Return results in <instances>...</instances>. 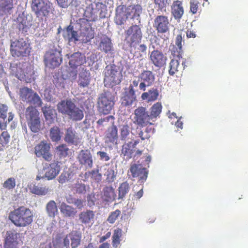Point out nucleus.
<instances>
[{
    "instance_id": "a18cd8bd",
    "label": "nucleus",
    "mask_w": 248,
    "mask_h": 248,
    "mask_svg": "<svg viewBox=\"0 0 248 248\" xmlns=\"http://www.w3.org/2000/svg\"><path fill=\"white\" fill-rule=\"evenodd\" d=\"M50 138L52 141L57 142L61 139V132L59 127L55 126L50 130Z\"/></svg>"
},
{
    "instance_id": "9d476101",
    "label": "nucleus",
    "mask_w": 248,
    "mask_h": 248,
    "mask_svg": "<svg viewBox=\"0 0 248 248\" xmlns=\"http://www.w3.org/2000/svg\"><path fill=\"white\" fill-rule=\"evenodd\" d=\"M134 115L133 123L140 127H143L148 125L154 124L145 107H139L135 109Z\"/></svg>"
},
{
    "instance_id": "5701e85b",
    "label": "nucleus",
    "mask_w": 248,
    "mask_h": 248,
    "mask_svg": "<svg viewBox=\"0 0 248 248\" xmlns=\"http://www.w3.org/2000/svg\"><path fill=\"white\" fill-rule=\"evenodd\" d=\"M26 63L25 62H18V63L11 65L10 67L14 73L15 76L20 80L27 81L25 75V67Z\"/></svg>"
},
{
    "instance_id": "c85d7f7f",
    "label": "nucleus",
    "mask_w": 248,
    "mask_h": 248,
    "mask_svg": "<svg viewBox=\"0 0 248 248\" xmlns=\"http://www.w3.org/2000/svg\"><path fill=\"white\" fill-rule=\"evenodd\" d=\"M95 213L92 210H87L81 212L79 215V220L84 224H89L93 221Z\"/></svg>"
},
{
    "instance_id": "37998d69",
    "label": "nucleus",
    "mask_w": 248,
    "mask_h": 248,
    "mask_svg": "<svg viewBox=\"0 0 248 248\" xmlns=\"http://www.w3.org/2000/svg\"><path fill=\"white\" fill-rule=\"evenodd\" d=\"M10 135L7 131H3L0 135V151H2L10 140Z\"/></svg>"
},
{
    "instance_id": "774afa93",
    "label": "nucleus",
    "mask_w": 248,
    "mask_h": 248,
    "mask_svg": "<svg viewBox=\"0 0 248 248\" xmlns=\"http://www.w3.org/2000/svg\"><path fill=\"white\" fill-rule=\"evenodd\" d=\"M155 3L161 9L166 7L168 0H154Z\"/></svg>"
},
{
    "instance_id": "2f4dec72",
    "label": "nucleus",
    "mask_w": 248,
    "mask_h": 248,
    "mask_svg": "<svg viewBox=\"0 0 248 248\" xmlns=\"http://www.w3.org/2000/svg\"><path fill=\"white\" fill-rule=\"evenodd\" d=\"M13 8V0H4L0 3V12L2 15H11Z\"/></svg>"
},
{
    "instance_id": "6e6d98bb",
    "label": "nucleus",
    "mask_w": 248,
    "mask_h": 248,
    "mask_svg": "<svg viewBox=\"0 0 248 248\" xmlns=\"http://www.w3.org/2000/svg\"><path fill=\"white\" fill-rule=\"evenodd\" d=\"M16 186V179L13 177L9 178L3 184V187L7 189H12Z\"/></svg>"
},
{
    "instance_id": "4c0bfd02",
    "label": "nucleus",
    "mask_w": 248,
    "mask_h": 248,
    "mask_svg": "<svg viewBox=\"0 0 248 248\" xmlns=\"http://www.w3.org/2000/svg\"><path fill=\"white\" fill-rule=\"evenodd\" d=\"M159 93L157 89L153 88L148 92H144L141 94L142 100H147L148 102L156 100L158 96Z\"/></svg>"
},
{
    "instance_id": "7ed1b4c3",
    "label": "nucleus",
    "mask_w": 248,
    "mask_h": 248,
    "mask_svg": "<svg viewBox=\"0 0 248 248\" xmlns=\"http://www.w3.org/2000/svg\"><path fill=\"white\" fill-rule=\"evenodd\" d=\"M123 75L119 67L115 64L108 65L104 70V83L108 87L113 86L120 83Z\"/></svg>"
},
{
    "instance_id": "4be33fe9",
    "label": "nucleus",
    "mask_w": 248,
    "mask_h": 248,
    "mask_svg": "<svg viewBox=\"0 0 248 248\" xmlns=\"http://www.w3.org/2000/svg\"><path fill=\"white\" fill-rule=\"evenodd\" d=\"M19 233L15 232L8 231L4 240V248H18V237Z\"/></svg>"
},
{
    "instance_id": "052dcab7",
    "label": "nucleus",
    "mask_w": 248,
    "mask_h": 248,
    "mask_svg": "<svg viewBox=\"0 0 248 248\" xmlns=\"http://www.w3.org/2000/svg\"><path fill=\"white\" fill-rule=\"evenodd\" d=\"M104 175L107 176L106 181L108 183L112 182L115 177L114 171L111 169H108Z\"/></svg>"
},
{
    "instance_id": "dca6fc26",
    "label": "nucleus",
    "mask_w": 248,
    "mask_h": 248,
    "mask_svg": "<svg viewBox=\"0 0 248 248\" xmlns=\"http://www.w3.org/2000/svg\"><path fill=\"white\" fill-rule=\"evenodd\" d=\"M129 6L121 4L116 8V14L114 18L115 23L118 25H124L129 16Z\"/></svg>"
},
{
    "instance_id": "473e14b6",
    "label": "nucleus",
    "mask_w": 248,
    "mask_h": 248,
    "mask_svg": "<svg viewBox=\"0 0 248 248\" xmlns=\"http://www.w3.org/2000/svg\"><path fill=\"white\" fill-rule=\"evenodd\" d=\"M183 37L182 34H178L175 40V45L173 46L171 49V53L173 56L182 55Z\"/></svg>"
},
{
    "instance_id": "8fccbe9b",
    "label": "nucleus",
    "mask_w": 248,
    "mask_h": 248,
    "mask_svg": "<svg viewBox=\"0 0 248 248\" xmlns=\"http://www.w3.org/2000/svg\"><path fill=\"white\" fill-rule=\"evenodd\" d=\"M147 47L144 44H140L134 52V55L137 58H142L146 55Z\"/></svg>"
},
{
    "instance_id": "09e8293b",
    "label": "nucleus",
    "mask_w": 248,
    "mask_h": 248,
    "mask_svg": "<svg viewBox=\"0 0 248 248\" xmlns=\"http://www.w3.org/2000/svg\"><path fill=\"white\" fill-rule=\"evenodd\" d=\"M66 31L68 33V39L70 41H78V34L77 31L73 30V27L71 26L67 27Z\"/></svg>"
},
{
    "instance_id": "de8ad7c7",
    "label": "nucleus",
    "mask_w": 248,
    "mask_h": 248,
    "mask_svg": "<svg viewBox=\"0 0 248 248\" xmlns=\"http://www.w3.org/2000/svg\"><path fill=\"white\" fill-rule=\"evenodd\" d=\"M129 185L127 182L122 183L119 187V198L123 199L129 190Z\"/></svg>"
},
{
    "instance_id": "c756f323",
    "label": "nucleus",
    "mask_w": 248,
    "mask_h": 248,
    "mask_svg": "<svg viewBox=\"0 0 248 248\" xmlns=\"http://www.w3.org/2000/svg\"><path fill=\"white\" fill-rule=\"evenodd\" d=\"M105 138L108 142L117 143L118 140V130L116 125H112L106 132Z\"/></svg>"
},
{
    "instance_id": "79ce46f5",
    "label": "nucleus",
    "mask_w": 248,
    "mask_h": 248,
    "mask_svg": "<svg viewBox=\"0 0 248 248\" xmlns=\"http://www.w3.org/2000/svg\"><path fill=\"white\" fill-rule=\"evenodd\" d=\"M33 93L34 92L32 89L27 87H23L20 89L19 91V95L21 99L27 102H29Z\"/></svg>"
},
{
    "instance_id": "5fc2aeb1",
    "label": "nucleus",
    "mask_w": 248,
    "mask_h": 248,
    "mask_svg": "<svg viewBox=\"0 0 248 248\" xmlns=\"http://www.w3.org/2000/svg\"><path fill=\"white\" fill-rule=\"evenodd\" d=\"M121 214V211L119 209H117L115 211L112 212L108 216L107 218V221L110 224L114 223Z\"/></svg>"
},
{
    "instance_id": "3c124183",
    "label": "nucleus",
    "mask_w": 248,
    "mask_h": 248,
    "mask_svg": "<svg viewBox=\"0 0 248 248\" xmlns=\"http://www.w3.org/2000/svg\"><path fill=\"white\" fill-rule=\"evenodd\" d=\"M56 151L60 157H65L68 155L69 148L66 144H62L57 147Z\"/></svg>"
},
{
    "instance_id": "412c9836",
    "label": "nucleus",
    "mask_w": 248,
    "mask_h": 248,
    "mask_svg": "<svg viewBox=\"0 0 248 248\" xmlns=\"http://www.w3.org/2000/svg\"><path fill=\"white\" fill-rule=\"evenodd\" d=\"M60 162L54 161L50 163L46 168V172L44 177L48 180H51L56 177L61 170Z\"/></svg>"
},
{
    "instance_id": "aec40b11",
    "label": "nucleus",
    "mask_w": 248,
    "mask_h": 248,
    "mask_svg": "<svg viewBox=\"0 0 248 248\" xmlns=\"http://www.w3.org/2000/svg\"><path fill=\"white\" fill-rule=\"evenodd\" d=\"M142 81L139 85L140 90L145 91L146 86L152 85L154 82L155 78L153 72L149 70H144L139 76Z\"/></svg>"
},
{
    "instance_id": "72a5a7b5",
    "label": "nucleus",
    "mask_w": 248,
    "mask_h": 248,
    "mask_svg": "<svg viewBox=\"0 0 248 248\" xmlns=\"http://www.w3.org/2000/svg\"><path fill=\"white\" fill-rule=\"evenodd\" d=\"M103 198L106 202H112L115 199L116 194L112 186H106L103 190Z\"/></svg>"
},
{
    "instance_id": "f8f14e48",
    "label": "nucleus",
    "mask_w": 248,
    "mask_h": 248,
    "mask_svg": "<svg viewBox=\"0 0 248 248\" xmlns=\"http://www.w3.org/2000/svg\"><path fill=\"white\" fill-rule=\"evenodd\" d=\"M78 23L79 24V36L82 42L84 43L90 42L94 36L92 24L84 19H78Z\"/></svg>"
},
{
    "instance_id": "b1692460",
    "label": "nucleus",
    "mask_w": 248,
    "mask_h": 248,
    "mask_svg": "<svg viewBox=\"0 0 248 248\" xmlns=\"http://www.w3.org/2000/svg\"><path fill=\"white\" fill-rule=\"evenodd\" d=\"M98 10L93 8V4H89L86 7L84 13L83 14V18L79 19H84L88 23L95 21L97 19Z\"/></svg>"
},
{
    "instance_id": "338daca9",
    "label": "nucleus",
    "mask_w": 248,
    "mask_h": 248,
    "mask_svg": "<svg viewBox=\"0 0 248 248\" xmlns=\"http://www.w3.org/2000/svg\"><path fill=\"white\" fill-rule=\"evenodd\" d=\"M96 154L99 156L100 160L102 161H108L110 158L108 154L104 151H98Z\"/></svg>"
},
{
    "instance_id": "6ab92c4d",
    "label": "nucleus",
    "mask_w": 248,
    "mask_h": 248,
    "mask_svg": "<svg viewBox=\"0 0 248 248\" xmlns=\"http://www.w3.org/2000/svg\"><path fill=\"white\" fill-rule=\"evenodd\" d=\"M79 164L86 168H92L93 166V156L89 149L81 150L77 156Z\"/></svg>"
},
{
    "instance_id": "1a4fd4ad",
    "label": "nucleus",
    "mask_w": 248,
    "mask_h": 248,
    "mask_svg": "<svg viewBox=\"0 0 248 248\" xmlns=\"http://www.w3.org/2000/svg\"><path fill=\"white\" fill-rule=\"evenodd\" d=\"M139 142V140H135L133 142L130 141L124 142L122 146L121 156L125 158L126 160L140 156L143 151L136 148V145Z\"/></svg>"
},
{
    "instance_id": "e2e57ef3",
    "label": "nucleus",
    "mask_w": 248,
    "mask_h": 248,
    "mask_svg": "<svg viewBox=\"0 0 248 248\" xmlns=\"http://www.w3.org/2000/svg\"><path fill=\"white\" fill-rule=\"evenodd\" d=\"M89 173L92 175L91 178L93 180L97 182H99L101 180L102 175L101 173H99L98 170H92L91 171L89 172Z\"/></svg>"
},
{
    "instance_id": "a211bd4d",
    "label": "nucleus",
    "mask_w": 248,
    "mask_h": 248,
    "mask_svg": "<svg viewBox=\"0 0 248 248\" xmlns=\"http://www.w3.org/2000/svg\"><path fill=\"white\" fill-rule=\"evenodd\" d=\"M149 59L155 67L161 68L166 65L167 57L163 52L156 49L151 52Z\"/></svg>"
},
{
    "instance_id": "cd10ccee",
    "label": "nucleus",
    "mask_w": 248,
    "mask_h": 248,
    "mask_svg": "<svg viewBox=\"0 0 248 248\" xmlns=\"http://www.w3.org/2000/svg\"><path fill=\"white\" fill-rule=\"evenodd\" d=\"M184 13L182 1H174L171 5V14L175 19H180Z\"/></svg>"
},
{
    "instance_id": "f03ea898",
    "label": "nucleus",
    "mask_w": 248,
    "mask_h": 248,
    "mask_svg": "<svg viewBox=\"0 0 248 248\" xmlns=\"http://www.w3.org/2000/svg\"><path fill=\"white\" fill-rule=\"evenodd\" d=\"M57 109L60 113L67 115L74 121H80L84 117L83 111L71 100L61 101L57 105Z\"/></svg>"
},
{
    "instance_id": "58836bf2",
    "label": "nucleus",
    "mask_w": 248,
    "mask_h": 248,
    "mask_svg": "<svg viewBox=\"0 0 248 248\" xmlns=\"http://www.w3.org/2000/svg\"><path fill=\"white\" fill-rule=\"evenodd\" d=\"M71 241L72 248H77L80 244L81 235L76 231L71 232L68 234Z\"/></svg>"
},
{
    "instance_id": "49530a36",
    "label": "nucleus",
    "mask_w": 248,
    "mask_h": 248,
    "mask_svg": "<svg viewBox=\"0 0 248 248\" xmlns=\"http://www.w3.org/2000/svg\"><path fill=\"white\" fill-rule=\"evenodd\" d=\"M122 236V230L120 228H117L114 231L112 235V244L113 247L116 248L120 245L121 242V237Z\"/></svg>"
},
{
    "instance_id": "9b49d317",
    "label": "nucleus",
    "mask_w": 248,
    "mask_h": 248,
    "mask_svg": "<svg viewBox=\"0 0 248 248\" xmlns=\"http://www.w3.org/2000/svg\"><path fill=\"white\" fill-rule=\"evenodd\" d=\"M62 61L61 52L57 49H50L44 56V62L46 66L54 69L58 67Z\"/></svg>"
},
{
    "instance_id": "423d86ee",
    "label": "nucleus",
    "mask_w": 248,
    "mask_h": 248,
    "mask_svg": "<svg viewBox=\"0 0 248 248\" xmlns=\"http://www.w3.org/2000/svg\"><path fill=\"white\" fill-rule=\"evenodd\" d=\"M32 11L37 17H48L54 11L53 3L49 0H32Z\"/></svg>"
},
{
    "instance_id": "f3484780",
    "label": "nucleus",
    "mask_w": 248,
    "mask_h": 248,
    "mask_svg": "<svg viewBox=\"0 0 248 248\" xmlns=\"http://www.w3.org/2000/svg\"><path fill=\"white\" fill-rule=\"evenodd\" d=\"M169 20L165 16H157L154 20V27L157 33H165L169 32Z\"/></svg>"
},
{
    "instance_id": "0e129e2a",
    "label": "nucleus",
    "mask_w": 248,
    "mask_h": 248,
    "mask_svg": "<svg viewBox=\"0 0 248 248\" xmlns=\"http://www.w3.org/2000/svg\"><path fill=\"white\" fill-rule=\"evenodd\" d=\"M29 23L27 21L26 18H23L22 20L19 22L18 24V27L19 30H21L23 31H27V30L29 28Z\"/></svg>"
},
{
    "instance_id": "6e6552de",
    "label": "nucleus",
    "mask_w": 248,
    "mask_h": 248,
    "mask_svg": "<svg viewBox=\"0 0 248 248\" xmlns=\"http://www.w3.org/2000/svg\"><path fill=\"white\" fill-rule=\"evenodd\" d=\"M114 100V96L109 92L100 94L97 100L98 111L105 115L109 114L113 108Z\"/></svg>"
},
{
    "instance_id": "4468645a",
    "label": "nucleus",
    "mask_w": 248,
    "mask_h": 248,
    "mask_svg": "<svg viewBox=\"0 0 248 248\" xmlns=\"http://www.w3.org/2000/svg\"><path fill=\"white\" fill-rule=\"evenodd\" d=\"M169 63V73L170 76L182 72L186 66L185 62L182 60V55L173 56Z\"/></svg>"
},
{
    "instance_id": "864d4df0",
    "label": "nucleus",
    "mask_w": 248,
    "mask_h": 248,
    "mask_svg": "<svg viewBox=\"0 0 248 248\" xmlns=\"http://www.w3.org/2000/svg\"><path fill=\"white\" fill-rule=\"evenodd\" d=\"M72 190L74 193L83 194L86 191V186L84 184L77 183L72 187Z\"/></svg>"
},
{
    "instance_id": "680f3d73",
    "label": "nucleus",
    "mask_w": 248,
    "mask_h": 248,
    "mask_svg": "<svg viewBox=\"0 0 248 248\" xmlns=\"http://www.w3.org/2000/svg\"><path fill=\"white\" fill-rule=\"evenodd\" d=\"M200 3L197 0H191L190 1V11L193 14L197 13Z\"/></svg>"
},
{
    "instance_id": "393cba45",
    "label": "nucleus",
    "mask_w": 248,
    "mask_h": 248,
    "mask_svg": "<svg viewBox=\"0 0 248 248\" xmlns=\"http://www.w3.org/2000/svg\"><path fill=\"white\" fill-rule=\"evenodd\" d=\"M64 140L69 144L77 145L81 142V139L76 134L72 127L68 128L65 132Z\"/></svg>"
},
{
    "instance_id": "4d7b16f0",
    "label": "nucleus",
    "mask_w": 248,
    "mask_h": 248,
    "mask_svg": "<svg viewBox=\"0 0 248 248\" xmlns=\"http://www.w3.org/2000/svg\"><path fill=\"white\" fill-rule=\"evenodd\" d=\"M28 103L32 104L38 107H40L42 105L41 99L38 94L36 93H33Z\"/></svg>"
},
{
    "instance_id": "13d9d810",
    "label": "nucleus",
    "mask_w": 248,
    "mask_h": 248,
    "mask_svg": "<svg viewBox=\"0 0 248 248\" xmlns=\"http://www.w3.org/2000/svg\"><path fill=\"white\" fill-rule=\"evenodd\" d=\"M8 111V107L7 105L0 103V118L5 121Z\"/></svg>"
},
{
    "instance_id": "69168bd1",
    "label": "nucleus",
    "mask_w": 248,
    "mask_h": 248,
    "mask_svg": "<svg viewBox=\"0 0 248 248\" xmlns=\"http://www.w3.org/2000/svg\"><path fill=\"white\" fill-rule=\"evenodd\" d=\"M59 6L62 8H67L72 4L74 0H56Z\"/></svg>"
},
{
    "instance_id": "a19ab883",
    "label": "nucleus",
    "mask_w": 248,
    "mask_h": 248,
    "mask_svg": "<svg viewBox=\"0 0 248 248\" xmlns=\"http://www.w3.org/2000/svg\"><path fill=\"white\" fill-rule=\"evenodd\" d=\"M46 211L48 216L54 217L58 213V208L55 201H50L46 205Z\"/></svg>"
},
{
    "instance_id": "c9c22d12",
    "label": "nucleus",
    "mask_w": 248,
    "mask_h": 248,
    "mask_svg": "<svg viewBox=\"0 0 248 248\" xmlns=\"http://www.w3.org/2000/svg\"><path fill=\"white\" fill-rule=\"evenodd\" d=\"M162 106L161 103L157 102L154 104L150 108V116L154 123L162 111Z\"/></svg>"
},
{
    "instance_id": "2eb2a0df",
    "label": "nucleus",
    "mask_w": 248,
    "mask_h": 248,
    "mask_svg": "<svg viewBox=\"0 0 248 248\" xmlns=\"http://www.w3.org/2000/svg\"><path fill=\"white\" fill-rule=\"evenodd\" d=\"M148 171L140 164H133L131 165L128 171V175L133 178H139L141 182L145 181L148 176Z\"/></svg>"
},
{
    "instance_id": "f257e3e1",
    "label": "nucleus",
    "mask_w": 248,
    "mask_h": 248,
    "mask_svg": "<svg viewBox=\"0 0 248 248\" xmlns=\"http://www.w3.org/2000/svg\"><path fill=\"white\" fill-rule=\"evenodd\" d=\"M8 218L16 227H26L32 223L33 214L29 208L21 206L11 211Z\"/></svg>"
},
{
    "instance_id": "ea45409f",
    "label": "nucleus",
    "mask_w": 248,
    "mask_h": 248,
    "mask_svg": "<svg viewBox=\"0 0 248 248\" xmlns=\"http://www.w3.org/2000/svg\"><path fill=\"white\" fill-rule=\"evenodd\" d=\"M99 47L101 50L106 53L112 51L113 46L110 38L106 36L102 39L99 44Z\"/></svg>"
},
{
    "instance_id": "a878e982",
    "label": "nucleus",
    "mask_w": 248,
    "mask_h": 248,
    "mask_svg": "<svg viewBox=\"0 0 248 248\" xmlns=\"http://www.w3.org/2000/svg\"><path fill=\"white\" fill-rule=\"evenodd\" d=\"M85 62L86 58L84 55L80 52H76L71 56L69 64L71 67L77 68V67L83 65Z\"/></svg>"
},
{
    "instance_id": "c03bdc74",
    "label": "nucleus",
    "mask_w": 248,
    "mask_h": 248,
    "mask_svg": "<svg viewBox=\"0 0 248 248\" xmlns=\"http://www.w3.org/2000/svg\"><path fill=\"white\" fill-rule=\"evenodd\" d=\"M90 82V74L87 72H82L79 74L78 84L80 87H88Z\"/></svg>"
},
{
    "instance_id": "7c9ffc66",
    "label": "nucleus",
    "mask_w": 248,
    "mask_h": 248,
    "mask_svg": "<svg viewBox=\"0 0 248 248\" xmlns=\"http://www.w3.org/2000/svg\"><path fill=\"white\" fill-rule=\"evenodd\" d=\"M60 209L61 213L65 217H74L77 213L75 208L63 202L61 204Z\"/></svg>"
},
{
    "instance_id": "bf43d9fd",
    "label": "nucleus",
    "mask_w": 248,
    "mask_h": 248,
    "mask_svg": "<svg viewBox=\"0 0 248 248\" xmlns=\"http://www.w3.org/2000/svg\"><path fill=\"white\" fill-rule=\"evenodd\" d=\"M152 130V129L151 128L147 127L145 130L144 132L143 131L141 130L139 133V137H140L142 140L148 139L150 137V135L149 134V133L151 132Z\"/></svg>"
},
{
    "instance_id": "e433bc0d",
    "label": "nucleus",
    "mask_w": 248,
    "mask_h": 248,
    "mask_svg": "<svg viewBox=\"0 0 248 248\" xmlns=\"http://www.w3.org/2000/svg\"><path fill=\"white\" fill-rule=\"evenodd\" d=\"M29 188L31 193L39 196L45 195L49 191L48 188L40 186L32 183L29 186Z\"/></svg>"
},
{
    "instance_id": "f704fd0d",
    "label": "nucleus",
    "mask_w": 248,
    "mask_h": 248,
    "mask_svg": "<svg viewBox=\"0 0 248 248\" xmlns=\"http://www.w3.org/2000/svg\"><path fill=\"white\" fill-rule=\"evenodd\" d=\"M128 6L129 18L135 19L139 18L142 11L141 5L140 4H131Z\"/></svg>"
},
{
    "instance_id": "ddd939ff",
    "label": "nucleus",
    "mask_w": 248,
    "mask_h": 248,
    "mask_svg": "<svg viewBox=\"0 0 248 248\" xmlns=\"http://www.w3.org/2000/svg\"><path fill=\"white\" fill-rule=\"evenodd\" d=\"M34 154L38 157H42L45 160L49 162L52 159L53 155L50 151V144L46 141H41L34 148Z\"/></svg>"
},
{
    "instance_id": "20e7f679",
    "label": "nucleus",
    "mask_w": 248,
    "mask_h": 248,
    "mask_svg": "<svg viewBox=\"0 0 248 248\" xmlns=\"http://www.w3.org/2000/svg\"><path fill=\"white\" fill-rule=\"evenodd\" d=\"M31 49L30 44L22 38L11 41L10 53L14 58H19L29 56Z\"/></svg>"
},
{
    "instance_id": "39448f33",
    "label": "nucleus",
    "mask_w": 248,
    "mask_h": 248,
    "mask_svg": "<svg viewBox=\"0 0 248 248\" xmlns=\"http://www.w3.org/2000/svg\"><path fill=\"white\" fill-rule=\"evenodd\" d=\"M124 33V41L130 48H136L141 43L143 37L141 25H132L125 31Z\"/></svg>"
},
{
    "instance_id": "0eeeda50",
    "label": "nucleus",
    "mask_w": 248,
    "mask_h": 248,
    "mask_svg": "<svg viewBox=\"0 0 248 248\" xmlns=\"http://www.w3.org/2000/svg\"><path fill=\"white\" fill-rule=\"evenodd\" d=\"M25 117L30 130L33 133H38L41 129L40 113L35 107L31 106L27 108Z\"/></svg>"
},
{
    "instance_id": "bb28decb",
    "label": "nucleus",
    "mask_w": 248,
    "mask_h": 248,
    "mask_svg": "<svg viewBox=\"0 0 248 248\" xmlns=\"http://www.w3.org/2000/svg\"><path fill=\"white\" fill-rule=\"evenodd\" d=\"M136 95L135 94V91L132 89L131 87L130 89L128 91H125L124 96L121 99L122 105L124 106H131L133 103L136 101Z\"/></svg>"
},
{
    "instance_id": "603ef678",
    "label": "nucleus",
    "mask_w": 248,
    "mask_h": 248,
    "mask_svg": "<svg viewBox=\"0 0 248 248\" xmlns=\"http://www.w3.org/2000/svg\"><path fill=\"white\" fill-rule=\"evenodd\" d=\"M120 139L125 140L129 135V127L127 124L122 125L120 128Z\"/></svg>"
}]
</instances>
